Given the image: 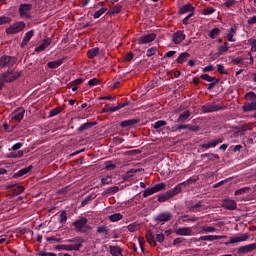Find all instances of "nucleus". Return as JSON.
<instances>
[{"label": "nucleus", "instance_id": "nucleus-32", "mask_svg": "<svg viewBox=\"0 0 256 256\" xmlns=\"http://www.w3.org/2000/svg\"><path fill=\"white\" fill-rule=\"evenodd\" d=\"M242 109L244 112H249V111H256V100L254 102H250L248 104H245L242 106Z\"/></svg>", "mask_w": 256, "mask_h": 256}, {"label": "nucleus", "instance_id": "nucleus-30", "mask_svg": "<svg viewBox=\"0 0 256 256\" xmlns=\"http://www.w3.org/2000/svg\"><path fill=\"white\" fill-rule=\"evenodd\" d=\"M183 191L182 184L176 185L173 189L168 190L170 197H175V195H179Z\"/></svg>", "mask_w": 256, "mask_h": 256}, {"label": "nucleus", "instance_id": "nucleus-39", "mask_svg": "<svg viewBox=\"0 0 256 256\" xmlns=\"http://www.w3.org/2000/svg\"><path fill=\"white\" fill-rule=\"evenodd\" d=\"M219 35H221V29L219 28H213L208 36L211 38V39H217V37H219Z\"/></svg>", "mask_w": 256, "mask_h": 256}, {"label": "nucleus", "instance_id": "nucleus-29", "mask_svg": "<svg viewBox=\"0 0 256 256\" xmlns=\"http://www.w3.org/2000/svg\"><path fill=\"white\" fill-rule=\"evenodd\" d=\"M201 159H208V161H219L221 157H219V154H213V153H205L201 155Z\"/></svg>", "mask_w": 256, "mask_h": 256}, {"label": "nucleus", "instance_id": "nucleus-47", "mask_svg": "<svg viewBox=\"0 0 256 256\" xmlns=\"http://www.w3.org/2000/svg\"><path fill=\"white\" fill-rule=\"evenodd\" d=\"M93 199H95V196H93V194L88 195V196L81 202V207H85L86 205H89V203H91Z\"/></svg>", "mask_w": 256, "mask_h": 256}, {"label": "nucleus", "instance_id": "nucleus-55", "mask_svg": "<svg viewBox=\"0 0 256 256\" xmlns=\"http://www.w3.org/2000/svg\"><path fill=\"white\" fill-rule=\"evenodd\" d=\"M11 21H13V19H11V17L0 16V25H7V24L11 23Z\"/></svg>", "mask_w": 256, "mask_h": 256}, {"label": "nucleus", "instance_id": "nucleus-22", "mask_svg": "<svg viewBox=\"0 0 256 256\" xmlns=\"http://www.w3.org/2000/svg\"><path fill=\"white\" fill-rule=\"evenodd\" d=\"M52 40L51 38H46L42 44H40L39 46H37L35 48V53H41V51H45L47 49V47H49V45H51Z\"/></svg>", "mask_w": 256, "mask_h": 256}, {"label": "nucleus", "instance_id": "nucleus-38", "mask_svg": "<svg viewBox=\"0 0 256 256\" xmlns=\"http://www.w3.org/2000/svg\"><path fill=\"white\" fill-rule=\"evenodd\" d=\"M62 251H79V245L73 246V244H62Z\"/></svg>", "mask_w": 256, "mask_h": 256}, {"label": "nucleus", "instance_id": "nucleus-3", "mask_svg": "<svg viewBox=\"0 0 256 256\" xmlns=\"http://www.w3.org/2000/svg\"><path fill=\"white\" fill-rule=\"evenodd\" d=\"M23 147V143L18 142L9 148L10 153L6 154L7 159H21L23 157V150H19Z\"/></svg>", "mask_w": 256, "mask_h": 256}, {"label": "nucleus", "instance_id": "nucleus-35", "mask_svg": "<svg viewBox=\"0 0 256 256\" xmlns=\"http://www.w3.org/2000/svg\"><path fill=\"white\" fill-rule=\"evenodd\" d=\"M115 193H119V186L109 187L105 189L103 195H115Z\"/></svg>", "mask_w": 256, "mask_h": 256}, {"label": "nucleus", "instance_id": "nucleus-24", "mask_svg": "<svg viewBox=\"0 0 256 256\" xmlns=\"http://www.w3.org/2000/svg\"><path fill=\"white\" fill-rule=\"evenodd\" d=\"M95 125H97V121H94V122H86V123L82 124V125L77 129V132H78V133H84V131H88V129H92V127H95Z\"/></svg>", "mask_w": 256, "mask_h": 256}, {"label": "nucleus", "instance_id": "nucleus-27", "mask_svg": "<svg viewBox=\"0 0 256 256\" xmlns=\"http://www.w3.org/2000/svg\"><path fill=\"white\" fill-rule=\"evenodd\" d=\"M191 117V111L185 110L183 113L180 114V116L177 118V123H185L187 119Z\"/></svg>", "mask_w": 256, "mask_h": 256}, {"label": "nucleus", "instance_id": "nucleus-20", "mask_svg": "<svg viewBox=\"0 0 256 256\" xmlns=\"http://www.w3.org/2000/svg\"><path fill=\"white\" fill-rule=\"evenodd\" d=\"M142 171H145L143 168H132L126 172V174L123 176L124 181H130L133 177L134 173H141Z\"/></svg>", "mask_w": 256, "mask_h": 256}, {"label": "nucleus", "instance_id": "nucleus-10", "mask_svg": "<svg viewBox=\"0 0 256 256\" xmlns=\"http://www.w3.org/2000/svg\"><path fill=\"white\" fill-rule=\"evenodd\" d=\"M223 107L213 104V103H206L201 107L202 113H215L217 111H221Z\"/></svg>", "mask_w": 256, "mask_h": 256}, {"label": "nucleus", "instance_id": "nucleus-52", "mask_svg": "<svg viewBox=\"0 0 256 256\" xmlns=\"http://www.w3.org/2000/svg\"><path fill=\"white\" fill-rule=\"evenodd\" d=\"M105 169L106 171H114V169H117V165L113 164L111 161L105 162Z\"/></svg>", "mask_w": 256, "mask_h": 256}, {"label": "nucleus", "instance_id": "nucleus-28", "mask_svg": "<svg viewBox=\"0 0 256 256\" xmlns=\"http://www.w3.org/2000/svg\"><path fill=\"white\" fill-rule=\"evenodd\" d=\"M189 57H191V54H189L188 52H182L177 59L175 60L176 63L178 64H183L186 63L187 59H189Z\"/></svg>", "mask_w": 256, "mask_h": 256}, {"label": "nucleus", "instance_id": "nucleus-26", "mask_svg": "<svg viewBox=\"0 0 256 256\" xmlns=\"http://www.w3.org/2000/svg\"><path fill=\"white\" fill-rule=\"evenodd\" d=\"M195 11V7L191 4H185L179 9L180 15H185V13H193Z\"/></svg>", "mask_w": 256, "mask_h": 256}, {"label": "nucleus", "instance_id": "nucleus-54", "mask_svg": "<svg viewBox=\"0 0 256 256\" xmlns=\"http://www.w3.org/2000/svg\"><path fill=\"white\" fill-rule=\"evenodd\" d=\"M166 184L165 183H158L156 184L154 187H152L154 189L155 193H159V191H163V189H165Z\"/></svg>", "mask_w": 256, "mask_h": 256}, {"label": "nucleus", "instance_id": "nucleus-9", "mask_svg": "<svg viewBox=\"0 0 256 256\" xmlns=\"http://www.w3.org/2000/svg\"><path fill=\"white\" fill-rule=\"evenodd\" d=\"M155 39H157V34L155 33L144 34L138 38V45H147V43H153Z\"/></svg>", "mask_w": 256, "mask_h": 256}, {"label": "nucleus", "instance_id": "nucleus-60", "mask_svg": "<svg viewBox=\"0 0 256 256\" xmlns=\"http://www.w3.org/2000/svg\"><path fill=\"white\" fill-rule=\"evenodd\" d=\"M228 35H232V36L237 35V24H234L231 26V28L229 29Z\"/></svg>", "mask_w": 256, "mask_h": 256}, {"label": "nucleus", "instance_id": "nucleus-56", "mask_svg": "<svg viewBox=\"0 0 256 256\" xmlns=\"http://www.w3.org/2000/svg\"><path fill=\"white\" fill-rule=\"evenodd\" d=\"M155 193H156V192H155V190H154L153 187L147 188L146 190H144L143 197H144V198H147V197H149V196H151V195H153V194H155Z\"/></svg>", "mask_w": 256, "mask_h": 256}, {"label": "nucleus", "instance_id": "nucleus-5", "mask_svg": "<svg viewBox=\"0 0 256 256\" xmlns=\"http://www.w3.org/2000/svg\"><path fill=\"white\" fill-rule=\"evenodd\" d=\"M17 63V57L3 55L0 57V69H11Z\"/></svg>", "mask_w": 256, "mask_h": 256}, {"label": "nucleus", "instance_id": "nucleus-11", "mask_svg": "<svg viewBox=\"0 0 256 256\" xmlns=\"http://www.w3.org/2000/svg\"><path fill=\"white\" fill-rule=\"evenodd\" d=\"M167 126V121L165 120H158L154 124L151 125L159 135H164L165 127Z\"/></svg>", "mask_w": 256, "mask_h": 256}, {"label": "nucleus", "instance_id": "nucleus-6", "mask_svg": "<svg viewBox=\"0 0 256 256\" xmlns=\"http://www.w3.org/2000/svg\"><path fill=\"white\" fill-rule=\"evenodd\" d=\"M173 219V214L169 211L160 212L157 216L154 217V221L156 223H161V225H165L169 223Z\"/></svg>", "mask_w": 256, "mask_h": 256}, {"label": "nucleus", "instance_id": "nucleus-63", "mask_svg": "<svg viewBox=\"0 0 256 256\" xmlns=\"http://www.w3.org/2000/svg\"><path fill=\"white\" fill-rule=\"evenodd\" d=\"M215 13V8L204 9L202 15H213Z\"/></svg>", "mask_w": 256, "mask_h": 256}, {"label": "nucleus", "instance_id": "nucleus-12", "mask_svg": "<svg viewBox=\"0 0 256 256\" xmlns=\"http://www.w3.org/2000/svg\"><path fill=\"white\" fill-rule=\"evenodd\" d=\"M255 249H256V243H251V244L237 248V253L239 255H245L246 253H252V251H255Z\"/></svg>", "mask_w": 256, "mask_h": 256}, {"label": "nucleus", "instance_id": "nucleus-46", "mask_svg": "<svg viewBox=\"0 0 256 256\" xmlns=\"http://www.w3.org/2000/svg\"><path fill=\"white\" fill-rule=\"evenodd\" d=\"M127 229L130 233H135L139 229V223L133 222L127 226Z\"/></svg>", "mask_w": 256, "mask_h": 256}, {"label": "nucleus", "instance_id": "nucleus-57", "mask_svg": "<svg viewBox=\"0 0 256 256\" xmlns=\"http://www.w3.org/2000/svg\"><path fill=\"white\" fill-rule=\"evenodd\" d=\"M248 44L251 45V51H253L255 53L256 52V39L250 38L248 40Z\"/></svg>", "mask_w": 256, "mask_h": 256}, {"label": "nucleus", "instance_id": "nucleus-44", "mask_svg": "<svg viewBox=\"0 0 256 256\" xmlns=\"http://www.w3.org/2000/svg\"><path fill=\"white\" fill-rule=\"evenodd\" d=\"M109 219L112 223H115L117 221H121V219H123V216L121 215V213H114L109 216Z\"/></svg>", "mask_w": 256, "mask_h": 256}, {"label": "nucleus", "instance_id": "nucleus-59", "mask_svg": "<svg viewBox=\"0 0 256 256\" xmlns=\"http://www.w3.org/2000/svg\"><path fill=\"white\" fill-rule=\"evenodd\" d=\"M99 83H100V81L97 78H93V79L88 81V85L90 87H96V85H99Z\"/></svg>", "mask_w": 256, "mask_h": 256}, {"label": "nucleus", "instance_id": "nucleus-19", "mask_svg": "<svg viewBox=\"0 0 256 256\" xmlns=\"http://www.w3.org/2000/svg\"><path fill=\"white\" fill-rule=\"evenodd\" d=\"M66 243H74L72 244V247L78 246V251H80L81 247H83L84 240L81 237H74L72 239L66 240Z\"/></svg>", "mask_w": 256, "mask_h": 256}, {"label": "nucleus", "instance_id": "nucleus-23", "mask_svg": "<svg viewBox=\"0 0 256 256\" xmlns=\"http://www.w3.org/2000/svg\"><path fill=\"white\" fill-rule=\"evenodd\" d=\"M146 241L151 247H157V241H155V235L151 230L146 231Z\"/></svg>", "mask_w": 256, "mask_h": 256}, {"label": "nucleus", "instance_id": "nucleus-21", "mask_svg": "<svg viewBox=\"0 0 256 256\" xmlns=\"http://www.w3.org/2000/svg\"><path fill=\"white\" fill-rule=\"evenodd\" d=\"M32 170H33V165H30L26 168H22L21 170H19L13 175V179H19V177H23L24 175H27V173H30V171Z\"/></svg>", "mask_w": 256, "mask_h": 256}, {"label": "nucleus", "instance_id": "nucleus-8", "mask_svg": "<svg viewBox=\"0 0 256 256\" xmlns=\"http://www.w3.org/2000/svg\"><path fill=\"white\" fill-rule=\"evenodd\" d=\"M223 141H225V138L218 137L214 140H210L207 143L201 144L200 149H205V151H207V149H215V147H217V145H221V143H223Z\"/></svg>", "mask_w": 256, "mask_h": 256}, {"label": "nucleus", "instance_id": "nucleus-64", "mask_svg": "<svg viewBox=\"0 0 256 256\" xmlns=\"http://www.w3.org/2000/svg\"><path fill=\"white\" fill-rule=\"evenodd\" d=\"M38 255L39 256H57V254L53 252H39Z\"/></svg>", "mask_w": 256, "mask_h": 256}, {"label": "nucleus", "instance_id": "nucleus-58", "mask_svg": "<svg viewBox=\"0 0 256 256\" xmlns=\"http://www.w3.org/2000/svg\"><path fill=\"white\" fill-rule=\"evenodd\" d=\"M157 51V47L149 48L146 52V57H153Z\"/></svg>", "mask_w": 256, "mask_h": 256}, {"label": "nucleus", "instance_id": "nucleus-40", "mask_svg": "<svg viewBox=\"0 0 256 256\" xmlns=\"http://www.w3.org/2000/svg\"><path fill=\"white\" fill-rule=\"evenodd\" d=\"M13 188H14V193L16 195H21V193H23V191H25L24 186H17L15 184L9 186V189H13Z\"/></svg>", "mask_w": 256, "mask_h": 256}, {"label": "nucleus", "instance_id": "nucleus-7", "mask_svg": "<svg viewBox=\"0 0 256 256\" xmlns=\"http://www.w3.org/2000/svg\"><path fill=\"white\" fill-rule=\"evenodd\" d=\"M31 9H33L32 4H20L18 12L21 19H31Z\"/></svg>", "mask_w": 256, "mask_h": 256}, {"label": "nucleus", "instance_id": "nucleus-15", "mask_svg": "<svg viewBox=\"0 0 256 256\" xmlns=\"http://www.w3.org/2000/svg\"><path fill=\"white\" fill-rule=\"evenodd\" d=\"M201 209H203V201H198L194 203L193 201L188 206L189 213H199L201 212Z\"/></svg>", "mask_w": 256, "mask_h": 256}, {"label": "nucleus", "instance_id": "nucleus-37", "mask_svg": "<svg viewBox=\"0 0 256 256\" xmlns=\"http://www.w3.org/2000/svg\"><path fill=\"white\" fill-rule=\"evenodd\" d=\"M110 253L112 256H121L122 250L119 246H110Z\"/></svg>", "mask_w": 256, "mask_h": 256}, {"label": "nucleus", "instance_id": "nucleus-42", "mask_svg": "<svg viewBox=\"0 0 256 256\" xmlns=\"http://www.w3.org/2000/svg\"><path fill=\"white\" fill-rule=\"evenodd\" d=\"M200 79H203V81H207L208 83H213L214 81H219V79L212 77L209 74H202L200 76Z\"/></svg>", "mask_w": 256, "mask_h": 256}, {"label": "nucleus", "instance_id": "nucleus-53", "mask_svg": "<svg viewBox=\"0 0 256 256\" xmlns=\"http://www.w3.org/2000/svg\"><path fill=\"white\" fill-rule=\"evenodd\" d=\"M67 223V211H62L60 213V224L63 226Z\"/></svg>", "mask_w": 256, "mask_h": 256}, {"label": "nucleus", "instance_id": "nucleus-31", "mask_svg": "<svg viewBox=\"0 0 256 256\" xmlns=\"http://www.w3.org/2000/svg\"><path fill=\"white\" fill-rule=\"evenodd\" d=\"M96 233L105 235V239H109V227L101 225L97 228Z\"/></svg>", "mask_w": 256, "mask_h": 256}, {"label": "nucleus", "instance_id": "nucleus-33", "mask_svg": "<svg viewBox=\"0 0 256 256\" xmlns=\"http://www.w3.org/2000/svg\"><path fill=\"white\" fill-rule=\"evenodd\" d=\"M99 55V47L91 48L87 52L88 59H95Z\"/></svg>", "mask_w": 256, "mask_h": 256}, {"label": "nucleus", "instance_id": "nucleus-51", "mask_svg": "<svg viewBox=\"0 0 256 256\" xmlns=\"http://www.w3.org/2000/svg\"><path fill=\"white\" fill-rule=\"evenodd\" d=\"M35 35V30H29L25 33L23 39L26 40L28 43L33 39V36Z\"/></svg>", "mask_w": 256, "mask_h": 256}, {"label": "nucleus", "instance_id": "nucleus-45", "mask_svg": "<svg viewBox=\"0 0 256 256\" xmlns=\"http://www.w3.org/2000/svg\"><path fill=\"white\" fill-rule=\"evenodd\" d=\"M61 111H63V108L61 107H56L54 109H52L50 112H49V118L51 117H57V115H59V113H61Z\"/></svg>", "mask_w": 256, "mask_h": 256}, {"label": "nucleus", "instance_id": "nucleus-17", "mask_svg": "<svg viewBox=\"0 0 256 256\" xmlns=\"http://www.w3.org/2000/svg\"><path fill=\"white\" fill-rule=\"evenodd\" d=\"M185 33H183V31L179 30L176 33H174L173 35V43L175 45H179L181 43H183V41H185Z\"/></svg>", "mask_w": 256, "mask_h": 256}, {"label": "nucleus", "instance_id": "nucleus-4", "mask_svg": "<svg viewBox=\"0 0 256 256\" xmlns=\"http://www.w3.org/2000/svg\"><path fill=\"white\" fill-rule=\"evenodd\" d=\"M27 27V24L23 21H18L10 25L6 28L5 33L6 35H17V33H21Z\"/></svg>", "mask_w": 256, "mask_h": 256}, {"label": "nucleus", "instance_id": "nucleus-61", "mask_svg": "<svg viewBox=\"0 0 256 256\" xmlns=\"http://www.w3.org/2000/svg\"><path fill=\"white\" fill-rule=\"evenodd\" d=\"M237 0H227L224 5L225 7H227V9H231V7H233V5H236Z\"/></svg>", "mask_w": 256, "mask_h": 256}, {"label": "nucleus", "instance_id": "nucleus-2", "mask_svg": "<svg viewBox=\"0 0 256 256\" xmlns=\"http://www.w3.org/2000/svg\"><path fill=\"white\" fill-rule=\"evenodd\" d=\"M88 220L86 217H81L80 219L72 223L78 233H89L91 231V226L87 225Z\"/></svg>", "mask_w": 256, "mask_h": 256}, {"label": "nucleus", "instance_id": "nucleus-18", "mask_svg": "<svg viewBox=\"0 0 256 256\" xmlns=\"http://www.w3.org/2000/svg\"><path fill=\"white\" fill-rule=\"evenodd\" d=\"M66 60H67V57H63L61 59L48 62L47 67L49 69H57V68L61 67L62 63H65Z\"/></svg>", "mask_w": 256, "mask_h": 256}, {"label": "nucleus", "instance_id": "nucleus-36", "mask_svg": "<svg viewBox=\"0 0 256 256\" xmlns=\"http://www.w3.org/2000/svg\"><path fill=\"white\" fill-rule=\"evenodd\" d=\"M229 51V42L225 41L223 45L218 47V55H223Z\"/></svg>", "mask_w": 256, "mask_h": 256}, {"label": "nucleus", "instance_id": "nucleus-50", "mask_svg": "<svg viewBox=\"0 0 256 256\" xmlns=\"http://www.w3.org/2000/svg\"><path fill=\"white\" fill-rule=\"evenodd\" d=\"M249 191H251V188L249 187L240 188L235 191L234 195L236 196L245 195V193H249Z\"/></svg>", "mask_w": 256, "mask_h": 256}, {"label": "nucleus", "instance_id": "nucleus-34", "mask_svg": "<svg viewBox=\"0 0 256 256\" xmlns=\"http://www.w3.org/2000/svg\"><path fill=\"white\" fill-rule=\"evenodd\" d=\"M173 197L169 193V191L165 192L164 194L158 195V201L159 203H165V201H169V199H172Z\"/></svg>", "mask_w": 256, "mask_h": 256}, {"label": "nucleus", "instance_id": "nucleus-13", "mask_svg": "<svg viewBox=\"0 0 256 256\" xmlns=\"http://www.w3.org/2000/svg\"><path fill=\"white\" fill-rule=\"evenodd\" d=\"M222 207L228 211H235L237 209V202L231 198H226L223 200Z\"/></svg>", "mask_w": 256, "mask_h": 256}, {"label": "nucleus", "instance_id": "nucleus-1", "mask_svg": "<svg viewBox=\"0 0 256 256\" xmlns=\"http://www.w3.org/2000/svg\"><path fill=\"white\" fill-rule=\"evenodd\" d=\"M23 72L22 71H15L13 69L8 70L2 74H0V80L5 83H13L17 81L20 77H22Z\"/></svg>", "mask_w": 256, "mask_h": 256}, {"label": "nucleus", "instance_id": "nucleus-49", "mask_svg": "<svg viewBox=\"0 0 256 256\" xmlns=\"http://www.w3.org/2000/svg\"><path fill=\"white\" fill-rule=\"evenodd\" d=\"M105 13H107V8H101L93 14V18L99 19V17H101V15H105Z\"/></svg>", "mask_w": 256, "mask_h": 256}, {"label": "nucleus", "instance_id": "nucleus-25", "mask_svg": "<svg viewBox=\"0 0 256 256\" xmlns=\"http://www.w3.org/2000/svg\"><path fill=\"white\" fill-rule=\"evenodd\" d=\"M191 228L190 227H180L178 228L175 233L176 235H180L182 237H189L191 235Z\"/></svg>", "mask_w": 256, "mask_h": 256}, {"label": "nucleus", "instance_id": "nucleus-62", "mask_svg": "<svg viewBox=\"0 0 256 256\" xmlns=\"http://www.w3.org/2000/svg\"><path fill=\"white\" fill-rule=\"evenodd\" d=\"M181 243H185V238L179 237V238L174 239V241H173V245H175V246L181 245Z\"/></svg>", "mask_w": 256, "mask_h": 256}, {"label": "nucleus", "instance_id": "nucleus-41", "mask_svg": "<svg viewBox=\"0 0 256 256\" xmlns=\"http://www.w3.org/2000/svg\"><path fill=\"white\" fill-rule=\"evenodd\" d=\"M217 231L216 227L213 226H202L200 233H215Z\"/></svg>", "mask_w": 256, "mask_h": 256}, {"label": "nucleus", "instance_id": "nucleus-14", "mask_svg": "<svg viewBox=\"0 0 256 256\" xmlns=\"http://www.w3.org/2000/svg\"><path fill=\"white\" fill-rule=\"evenodd\" d=\"M11 117L14 121H23V117H25V108H17L12 112Z\"/></svg>", "mask_w": 256, "mask_h": 256}, {"label": "nucleus", "instance_id": "nucleus-16", "mask_svg": "<svg viewBox=\"0 0 256 256\" xmlns=\"http://www.w3.org/2000/svg\"><path fill=\"white\" fill-rule=\"evenodd\" d=\"M139 123V119H128V120H124L122 122H120V127L122 129H129L131 127H135V125H137Z\"/></svg>", "mask_w": 256, "mask_h": 256}, {"label": "nucleus", "instance_id": "nucleus-43", "mask_svg": "<svg viewBox=\"0 0 256 256\" xmlns=\"http://www.w3.org/2000/svg\"><path fill=\"white\" fill-rule=\"evenodd\" d=\"M182 219L186 222V223H189V222H192V223H195V221H199V217L193 215V216H189V215H184L182 216Z\"/></svg>", "mask_w": 256, "mask_h": 256}, {"label": "nucleus", "instance_id": "nucleus-48", "mask_svg": "<svg viewBox=\"0 0 256 256\" xmlns=\"http://www.w3.org/2000/svg\"><path fill=\"white\" fill-rule=\"evenodd\" d=\"M244 99L246 101H252V103L256 100V94L255 92H248L244 95Z\"/></svg>", "mask_w": 256, "mask_h": 256}]
</instances>
